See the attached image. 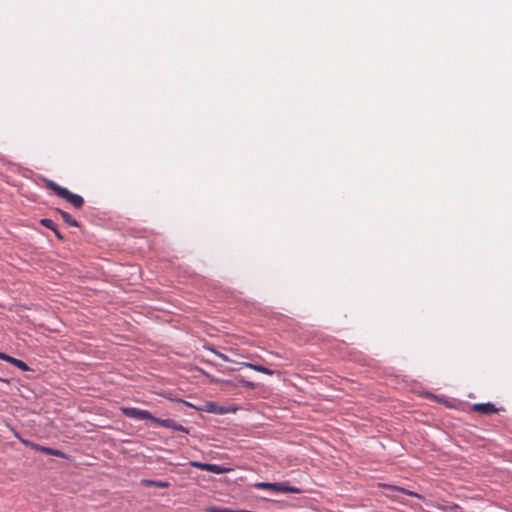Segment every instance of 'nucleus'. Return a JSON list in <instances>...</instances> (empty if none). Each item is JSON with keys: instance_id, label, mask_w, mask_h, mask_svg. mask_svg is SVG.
<instances>
[{"instance_id": "obj_1", "label": "nucleus", "mask_w": 512, "mask_h": 512, "mask_svg": "<svg viewBox=\"0 0 512 512\" xmlns=\"http://www.w3.org/2000/svg\"><path fill=\"white\" fill-rule=\"evenodd\" d=\"M46 186L51 189L57 196L65 199L67 202L72 204L75 208L80 209L84 205V199L82 196L72 193L67 188H64L52 180H45Z\"/></svg>"}, {"instance_id": "obj_2", "label": "nucleus", "mask_w": 512, "mask_h": 512, "mask_svg": "<svg viewBox=\"0 0 512 512\" xmlns=\"http://www.w3.org/2000/svg\"><path fill=\"white\" fill-rule=\"evenodd\" d=\"M121 412L126 417L136 420H149L152 422L154 417L149 411L136 407H121Z\"/></svg>"}, {"instance_id": "obj_3", "label": "nucleus", "mask_w": 512, "mask_h": 512, "mask_svg": "<svg viewBox=\"0 0 512 512\" xmlns=\"http://www.w3.org/2000/svg\"><path fill=\"white\" fill-rule=\"evenodd\" d=\"M153 423L157 424V425H160V426H163L165 428H169V429H172V430H175V431H180V432H183L185 434H188L189 433V429L179 423H177L176 421H174L173 419H160V418H157V417H153Z\"/></svg>"}, {"instance_id": "obj_4", "label": "nucleus", "mask_w": 512, "mask_h": 512, "mask_svg": "<svg viewBox=\"0 0 512 512\" xmlns=\"http://www.w3.org/2000/svg\"><path fill=\"white\" fill-rule=\"evenodd\" d=\"M240 366L246 367V368H249L254 371H257V372H260V373H263L266 375H270V376L275 374L274 370H271V369H269L263 365H260V364H254V363H250V362H241Z\"/></svg>"}, {"instance_id": "obj_5", "label": "nucleus", "mask_w": 512, "mask_h": 512, "mask_svg": "<svg viewBox=\"0 0 512 512\" xmlns=\"http://www.w3.org/2000/svg\"><path fill=\"white\" fill-rule=\"evenodd\" d=\"M474 411L482 414H493L497 412V408L492 403H477L473 405Z\"/></svg>"}, {"instance_id": "obj_6", "label": "nucleus", "mask_w": 512, "mask_h": 512, "mask_svg": "<svg viewBox=\"0 0 512 512\" xmlns=\"http://www.w3.org/2000/svg\"><path fill=\"white\" fill-rule=\"evenodd\" d=\"M380 486L384 487L386 489H389L391 491H397V492L403 493V494L408 495V496H412V497H416V498L422 499V496L420 494H418V493H416L414 491H411V490L399 487V486H395V485H391V484H380Z\"/></svg>"}, {"instance_id": "obj_7", "label": "nucleus", "mask_w": 512, "mask_h": 512, "mask_svg": "<svg viewBox=\"0 0 512 512\" xmlns=\"http://www.w3.org/2000/svg\"><path fill=\"white\" fill-rule=\"evenodd\" d=\"M273 491L282 493H299L300 489L294 486H289L287 483H274Z\"/></svg>"}, {"instance_id": "obj_8", "label": "nucleus", "mask_w": 512, "mask_h": 512, "mask_svg": "<svg viewBox=\"0 0 512 512\" xmlns=\"http://www.w3.org/2000/svg\"><path fill=\"white\" fill-rule=\"evenodd\" d=\"M32 449H34L36 451H41V452H43V453H45L47 455L63 456V453L60 450L52 449V448H49V447H44V446H41L39 444L32 445Z\"/></svg>"}, {"instance_id": "obj_9", "label": "nucleus", "mask_w": 512, "mask_h": 512, "mask_svg": "<svg viewBox=\"0 0 512 512\" xmlns=\"http://www.w3.org/2000/svg\"><path fill=\"white\" fill-rule=\"evenodd\" d=\"M57 212L61 215L63 221L68 224L69 226H72V227H78L79 226V223L77 220H75L69 213L63 211V210H60V209H57Z\"/></svg>"}, {"instance_id": "obj_10", "label": "nucleus", "mask_w": 512, "mask_h": 512, "mask_svg": "<svg viewBox=\"0 0 512 512\" xmlns=\"http://www.w3.org/2000/svg\"><path fill=\"white\" fill-rule=\"evenodd\" d=\"M142 483L146 486H155V487H159V488H168L170 486L169 482H167V481L144 479V480H142Z\"/></svg>"}, {"instance_id": "obj_11", "label": "nucleus", "mask_w": 512, "mask_h": 512, "mask_svg": "<svg viewBox=\"0 0 512 512\" xmlns=\"http://www.w3.org/2000/svg\"><path fill=\"white\" fill-rule=\"evenodd\" d=\"M207 471L214 474H223L229 471L228 468H225L218 464H210L208 463Z\"/></svg>"}, {"instance_id": "obj_12", "label": "nucleus", "mask_w": 512, "mask_h": 512, "mask_svg": "<svg viewBox=\"0 0 512 512\" xmlns=\"http://www.w3.org/2000/svg\"><path fill=\"white\" fill-rule=\"evenodd\" d=\"M10 364L14 365L15 367L19 368L21 371L24 372L30 370L29 366L25 362L14 357L11 358Z\"/></svg>"}, {"instance_id": "obj_13", "label": "nucleus", "mask_w": 512, "mask_h": 512, "mask_svg": "<svg viewBox=\"0 0 512 512\" xmlns=\"http://www.w3.org/2000/svg\"><path fill=\"white\" fill-rule=\"evenodd\" d=\"M236 381H237V385H240V386H243L246 388L254 389L256 387V384L254 382L245 380L243 378H237Z\"/></svg>"}, {"instance_id": "obj_14", "label": "nucleus", "mask_w": 512, "mask_h": 512, "mask_svg": "<svg viewBox=\"0 0 512 512\" xmlns=\"http://www.w3.org/2000/svg\"><path fill=\"white\" fill-rule=\"evenodd\" d=\"M236 381H237V385H240V386H243L246 388L254 389L256 387V384L254 382L245 380L243 378H237Z\"/></svg>"}, {"instance_id": "obj_15", "label": "nucleus", "mask_w": 512, "mask_h": 512, "mask_svg": "<svg viewBox=\"0 0 512 512\" xmlns=\"http://www.w3.org/2000/svg\"><path fill=\"white\" fill-rule=\"evenodd\" d=\"M40 223L44 227H46L48 229H51V230H55V228H56V224H55V222L52 219L43 218V219L40 220Z\"/></svg>"}, {"instance_id": "obj_16", "label": "nucleus", "mask_w": 512, "mask_h": 512, "mask_svg": "<svg viewBox=\"0 0 512 512\" xmlns=\"http://www.w3.org/2000/svg\"><path fill=\"white\" fill-rule=\"evenodd\" d=\"M206 512H233V509L223 508L217 506H209L205 509Z\"/></svg>"}, {"instance_id": "obj_17", "label": "nucleus", "mask_w": 512, "mask_h": 512, "mask_svg": "<svg viewBox=\"0 0 512 512\" xmlns=\"http://www.w3.org/2000/svg\"><path fill=\"white\" fill-rule=\"evenodd\" d=\"M206 349H207V350H209V351H211L212 353H214L217 357H219L221 360H223V361H225V362H229V361H231L227 355H225V354H223V353H221V352H219V351L215 350V349H214V348H212V347H206Z\"/></svg>"}, {"instance_id": "obj_18", "label": "nucleus", "mask_w": 512, "mask_h": 512, "mask_svg": "<svg viewBox=\"0 0 512 512\" xmlns=\"http://www.w3.org/2000/svg\"><path fill=\"white\" fill-rule=\"evenodd\" d=\"M189 465L191 467L198 468V469H201L204 471H207V467H208V463H202V462H198V461H191L189 463Z\"/></svg>"}, {"instance_id": "obj_19", "label": "nucleus", "mask_w": 512, "mask_h": 512, "mask_svg": "<svg viewBox=\"0 0 512 512\" xmlns=\"http://www.w3.org/2000/svg\"><path fill=\"white\" fill-rule=\"evenodd\" d=\"M257 488L273 490L274 483L260 482L255 485Z\"/></svg>"}, {"instance_id": "obj_20", "label": "nucleus", "mask_w": 512, "mask_h": 512, "mask_svg": "<svg viewBox=\"0 0 512 512\" xmlns=\"http://www.w3.org/2000/svg\"><path fill=\"white\" fill-rule=\"evenodd\" d=\"M12 356H9L3 352H0V359L10 363Z\"/></svg>"}, {"instance_id": "obj_21", "label": "nucleus", "mask_w": 512, "mask_h": 512, "mask_svg": "<svg viewBox=\"0 0 512 512\" xmlns=\"http://www.w3.org/2000/svg\"><path fill=\"white\" fill-rule=\"evenodd\" d=\"M19 440H20L24 445H26V446H28V447H31V448H32V445H36V443H32V442H30L29 440L24 439V438H22V437H19Z\"/></svg>"}, {"instance_id": "obj_22", "label": "nucleus", "mask_w": 512, "mask_h": 512, "mask_svg": "<svg viewBox=\"0 0 512 512\" xmlns=\"http://www.w3.org/2000/svg\"><path fill=\"white\" fill-rule=\"evenodd\" d=\"M53 231H54V233H55V235H56V237H57L58 239H63V236H62V235L60 234V232L57 230V227H56V228H55V230H53Z\"/></svg>"}, {"instance_id": "obj_23", "label": "nucleus", "mask_w": 512, "mask_h": 512, "mask_svg": "<svg viewBox=\"0 0 512 512\" xmlns=\"http://www.w3.org/2000/svg\"><path fill=\"white\" fill-rule=\"evenodd\" d=\"M14 435L15 437H17L19 439V437H21L16 431H14Z\"/></svg>"}]
</instances>
